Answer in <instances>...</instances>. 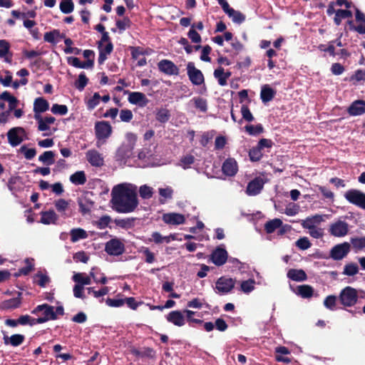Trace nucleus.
<instances>
[{"label":"nucleus","instance_id":"obj_1","mask_svg":"<svg viewBox=\"0 0 365 365\" xmlns=\"http://www.w3.org/2000/svg\"><path fill=\"white\" fill-rule=\"evenodd\" d=\"M111 196L110 201L117 212H131L138 205L135 190L127 184H120L115 186L111 191Z\"/></svg>","mask_w":365,"mask_h":365},{"label":"nucleus","instance_id":"obj_2","mask_svg":"<svg viewBox=\"0 0 365 365\" xmlns=\"http://www.w3.org/2000/svg\"><path fill=\"white\" fill-rule=\"evenodd\" d=\"M137 137L132 133L126 134V142L123 143L117 150L116 158L119 160L130 158L133 155Z\"/></svg>","mask_w":365,"mask_h":365},{"label":"nucleus","instance_id":"obj_3","mask_svg":"<svg viewBox=\"0 0 365 365\" xmlns=\"http://www.w3.org/2000/svg\"><path fill=\"white\" fill-rule=\"evenodd\" d=\"M40 312H42L43 317L36 318L38 324H43L49 320H56L58 318L54 313L53 307L48 304H39L31 311V314L35 315H38Z\"/></svg>","mask_w":365,"mask_h":365},{"label":"nucleus","instance_id":"obj_4","mask_svg":"<svg viewBox=\"0 0 365 365\" xmlns=\"http://www.w3.org/2000/svg\"><path fill=\"white\" fill-rule=\"evenodd\" d=\"M358 298L357 290L349 286L342 289L339 295L340 303L343 306L348 307L354 306L358 302Z\"/></svg>","mask_w":365,"mask_h":365},{"label":"nucleus","instance_id":"obj_5","mask_svg":"<svg viewBox=\"0 0 365 365\" xmlns=\"http://www.w3.org/2000/svg\"><path fill=\"white\" fill-rule=\"evenodd\" d=\"M344 196L349 203L365 210V193L362 191L350 189L344 193Z\"/></svg>","mask_w":365,"mask_h":365},{"label":"nucleus","instance_id":"obj_6","mask_svg":"<svg viewBox=\"0 0 365 365\" xmlns=\"http://www.w3.org/2000/svg\"><path fill=\"white\" fill-rule=\"evenodd\" d=\"M236 279L225 276L220 277L215 282V292L219 294H227L235 288Z\"/></svg>","mask_w":365,"mask_h":365},{"label":"nucleus","instance_id":"obj_7","mask_svg":"<svg viewBox=\"0 0 365 365\" xmlns=\"http://www.w3.org/2000/svg\"><path fill=\"white\" fill-rule=\"evenodd\" d=\"M7 138L12 147L20 145L26 138V132L22 127H14L7 133Z\"/></svg>","mask_w":365,"mask_h":365},{"label":"nucleus","instance_id":"obj_8","mask_svg":"<svg viewBox=\"0 0 365 365\" xmlns=\"http://www.w3.org/2000/svg\"><path fill=\"white\" fill-rule=\"evenodd\" d=\"M351 245L349 242H343L334 246L329 252V256L334 260H341L349 253Z\"/></svg>","mask_w":365,"mask_h":365},{"label":"nucleus","instance_id":"obj_9","mask_svg":"<svg viewBox=\"0 0 365 365\" xmlns=\"http://www.w3.org/2000/svg\"><path fill=\"white\" fill-rule=\"evenodd\" d=\"M105 251L113 256H119L124 253L125 245L118 238H113L106 243Z\"/></svg>","mask_w":365,"mask_h":365},{"label":"nucleus","instance_id":"obj_10","mask_svg":"<svg viewBox=\"0 0 365 365\" xmlns=\"http://www.w3.org/2000/svg\"><path fill=\"white\" fill-rule=\"evenodd\" d=\"M94 129L98 140L107 139L112 133V127L110 123L106 120L97 121L95 123Z\"/></svg>","mask_w":365,"mask_h":365},{"label":"nucleus","instance_id":"obj_11","mask_svg":"<svg viewBox=\"0 0 365 365\" xmlns=\"http://www.w3.org/2000/svg\"><path fill=\"white\" fill-rule=\"evenodd\" d=\"M349 232V224L342 220H337L331 223L329 228V232L331 235L336 237H344Z\"/></svg>","mask_w":365,"mask_h":365},{"label":"nucleus","instance_id":"obj_12","mask_svg":"<svg viewBox=\"0 0 365 365\" xmlns=\"http://www.w3.org/2000/svg\"><path fill=\"white\" fill-rule=\"evenodd\" d=\"M187 76L191 83L200 86L204 83L205 78L202 71L195 68L193 62L187 64Z\"/></svg>","mask_w":365,"mask_h":365},{"label":"nucleus","instance_id":"obj_13","mask_svg":"<svg viewBox=\"0 0 365 365\" xmlns=\"http://www.w3.org/2000/svg\"><path fill=\"white\" fill-rule=\"evenodd\" d=\"M160 71L168 76H178L179 68L170 60L163 59L158 63Z\"/></svg>","mask_w":365,"mask_h":365},{"label":"nucleus","instance_id":"obj_14","mask_svg":"<svg viewBox=\"0 0 365 365\" xmlns=\"http://www.w3.org/2000/svg\"><path fill=\"white\" fill-rule=\"evenodd\" d=\"M228 253L225 248L217 247L210 255V260L216 266L225 264L227 260Z\"/></svg>","mask_w":365,"mask_h":365},{"label":"nucleus","instance_id":"obj_15","mask_svg":"<svg viewBox=\"0 0 365 365\" xmlns=\"http://www.w3.org/2000/svg\"><path fill=\"white\" fill-rule=\"evenodd\" d=\"M264 182L260 177L255 178L247 185L246 193L250 196H255L260 193L263 189Z\"/></svg>","mask_w":365,"mask_h":365},{"label":"nucleus","instance_id":"obj_16","mask_svg":"<svg viewBox=\"0 0 365 365\" xmlns=\"http://www.w3.org/2000/svg\"><path fill=\"white\" fill-rule=\"evenodd\" d=\"M222 171L226 176H235L238 171V164L236 160L233 158L226 159L222 163Z\"/></svg>","mask_w":365,"mask_h":365},{"label":"nucleus","instance_id":"obj_17","mask_svg":"<svg viewBox=\"0 0 365 365\" xmlns=\"http://www.w3.org/2000/svg\"><path fill=\"white\" fill-rule=\"evenodd\" d=\"M22 304V293L16 292V296L14 298L4 300L1 303V309L4 310H12L21 307Z\"/></svg>","mask_w":365,"mask_h":365},{"label":"nucleus","instance_id":"obj_18","mask_svg":"<svg viewBox=\"0 0 365 365\" xmlns=\"http://www.w3.org/2000/svg\"><path fill=\"white\" fill-rule=\"evenodd\" d=\"M125 93H129L128 101L133 105L144 107L149 101L145 95L140 92H129L128 91H125Z\"/></svg>","mask_w":365,"mask_h":365},{"label":"nucleus","instance_id":"obj_19","mask_svg":"<svg viewBox=\"0 0 365 365\" xmlns=\"http://www.w3.org/2000/svg\"><path fill=\"white\" fill-rule=\"evenodd\" d=\"M347 113L351 116L361 115L365 113V101L356 100L347 108Z\"/></svg>","mask_w":365,"mask_h":365},{"label":"nucleus","instance_id":"obj_20","mask_svg":"<svg viewBox=\"0 0 365 365\" xmlns=\"http://www.w3.org/2000/svg\"><path fill=\"white\" fill-rule=\"evenodd\" d=\"M163 220L168 225H178L184 224L185 217L183 215L175 212H170L164 214L163 215Z\"/></svg>","mask_w":365,"mask_h":365},{"label":"nucleus","instance_id":"obj_21","mask_svg":"<svg viewBox=\"0 0 365 365\" xmlns=\"http://www.w3.org/2000/svg\"><path fill=\"white\" fill-rule=\"evenodd\" d=\"M98 48L99 50L98 62L100 65H102L108 58V56L112 53L113 50V44L112 42H109L103 46L101 43H98Z\"/></svg>","mask_w":365,"mask_h":365},{"label":"nucleus","instance_id":"obj_22","mask_svg":"<svg viewBox=\"0 0 365 365\" xmlns=\"http://www.w3.org/2000/svg\"><path fill=\"white\" fill-rule=\"evenodd\" d=\"M86 159L89 163L94 167H101L104 160L101 155L96 150H90L86 154Z\"/></svg>","mask_w":365,"mask_h":365},{"label":"nucleus","instance_id":"obj_23","mask_svg":"<svg viewBox=\"0 0 365 365\" xmlns=\"http://www.w3.org/2000/svg\"><path fill=\"white\" fill-rule=\"evenodd\" d=\"M166 319L168 322L178 327H182L185 324V318L182 312L179 310L171 311L167 316Z\"/></svg>","mask_w":365,"mask_h":365},{"label":"nucleus","instance_id":"obj_24","mask_svg":"<svg viewBox=\"0 0 365 365\" xmlns=\"http://www.w3.org/2000/svg\"><path fill=\"white\" fill-rule=\"evenodd\" d=\"M0 100L6 101L9 103L8 111H13L19 105V101L14 96L7 91L0 94Z\"/></svg>","mask_w":365,"mask_h":365},{"label":"nucleus","instance_id":"obj_25","mask_svg":"<svg viewBox=\"0 0 365 365\" xmlns=\"http://www.w3.org/2000/svg\"><path fill=\"white\" fill-rule=\"evenodd\" d=\"M276 95V91L269 85H264L261 88L260 98L264 103L271 101Z\"/></svg>","mask_w":365,"mask_h":365},{"label":"nucleus","instance_id":"obj_26","mask_svg":"<svg viewBox=\"0 0 365 365\" xmlns=\"http://www.w3.org/2000/svg\"><path fill=\"white\" fill-rule=\"evenodd\" d=\"M78 204L79 206L80 212H81L83 215H86L91 212V209L93 207L94 202L85 196L78 198Z\"/></svg>","mask_w":365,"mask_h":365},{"label":"nucleus","instance_id":"obj_27","mask_svg":"<svg viewBox=\"0 0 365 365\" xmlns=\"http://www.w3.org/2000/svg\"><path fill=\"white\" fill-rule=\"evenodd\" d=\"M41 215L40 222L44 225L56 224L58 220V216L53 210L42 211Z\"/></svg>","mask_w":365,"mask_h":365},{"label":"nucleus","instance_id":"obj_28","mask_svg":"<svg viewBox=\"0 0 365 365\" xmlns=\"http://www.w3.org/2000/svg\"><path fill=\"white\" fill-rule=\"evenodd\" d=\"M3 339L6 345L11 344L12 346H18L24 341L25 336L23 334H15L11 336L4 335Z\"/></svg>","mask_w":365,"mask_h":365},{"label":"nucleus","instance_id":"obj_29","mask_svg":"<svg viewBox=\"0 0 365 365\" xmlns=\"http://www.w3.org/2000/svg\"><path fill=\"white\" fill-rule=\"evenodd\" d=\"M287 277L295 282H303L307 279V275L303 269H290Z\"/></svg>","mask_w":365,"mask_h":365},{"label":"nucleus","instance_id":"obj_30","mask_svg":"<svg viewBox=\"0 0 365 365\" xmlns=\"http://www.w3.org/2000/svg\"><path fill=\"white\" fill-rule=\"evenodd\" d=\"M49 108L48 102L43 98L39 97L35 99L34 103V111L35 114L46 111Z\"/></svg>","mask_w":365,"mask_h":365},{"label":"nucleus","instance_id":"obj_31","mask_svg":"<svg viewBox=\"0 0 365 365\" xmlns=\"http://www.w3.org/2000/svg\"><path fill=\"white\" fill-rule=\"evenodd\" d=\"M352 16V12L348 9L345 10L338 9L336 11V15L334 18V22L336 26H339L342 19L351 18Z\"/></svg>","mask_w":365,"mask_h":365},{"label":"nucleus","instance_id":"obj_32","mask_svg":"<svg viewBox=\"0 0 365 365\" xmlns=\"http://www.w3.org/2000/svg\"><path fill=\"white\" fill-rule=\"evenodd\" d=\"M282 225V221L279 218L267 221L264 224V230L267 233H273L277 229L280 228Z\"/></svg>","mask_w":365,"mask_h":365},{"label":"nucleus","instance_id":"obj_33","mask_svg":"<svg viewBox=\"0 0 365 365\" xmlns=\"http://www.w3.org/2000/svg\"><path fill=\"white\" fill-rule=\"evenodd\" d=\"M33 259H30L29 258H26L24 260V262L26 265L24 267L20 268L18 272L14 274V276L18 277L21 275H28L34 269V264L33 263Z\"/></svg>","mask_w":365,"mask_h":365},{"label":"nucleus","instance_id":"obj_34","mask_svg":"<svg viewBox=\"0 0 365 365\" xmlns=\"http://www.w3.org/2000/svg\"><path fill=\"white\" fill-rule=\"evenodd\" d=\"M314 289L308 284H302L297 287V294L302 298H310L313 296Z\"/></svg>","mask_w":365,"mask_h":365},{"label":"nucleus","instance_id":"obj_35","mask_svg":"<svg viewBox=\"0 0 365 365\" xmlns=\"http://www.w3.org/2000/svg\"><path fill=\"white\" fill-rule=\"evenodd\" d=\"M38 160L46 165H51L55 163V153L52 150L43 152L38 157Z\"/></svg>","mask_w":365,"mask_h":365},{"label":"nucleus","instance_id":"obj_36","mask_svg":"<svg viewBox=\"0 0 365 365\" xmlns=\"http://www.w3.org/2000/svg\"><path fill=\"white\" fill-rule=\"evenodd\" d=\"M230 18H232L234 23L240 24L245 20V16L239 11L230 8L226 13Z\"/></svg>","mask_w":365,"mask_h":365},{"label":"nucleus","instance_id":"obj_37","mask_svg":"<svg viewBox=\"0 0 365 365\" xmlns=\"http://www.w3.org/2000/svg\"><path fill=\"white\" fill-rule=\"evenodd\" d=\"M70 181L76 185H84L86 182V176L84 171H77L70 176Z\"/></svg>","mask_w":365,"mask_h":365},{"label":"nucleus","instance_id":"obj_38","mask_svg":"<svg viewBox=\"0 0 365 365\" xmlns=\"http://www.w3.org/2000/svg\"><path fill=\"white\" fill-rule=\"evenodd\" d=\"M170 118V110L167 108H159L155 111V119L161 123H165L169 120Z\"/></svg>","mask_w":365,"mask_h":365},{"label":"nucleus","instance_id":"obj_39","mask_svg":"<svg viewBox=\"0 0 365 365\" xmlns=\"http://www.w3.org/2000/svg\"><path fill=\"white\" fill-rule=\"evenodd\" d=\"M71 240L76 242L80 240L86 239L88 237L87 232L81 228H74L70 232Z\"/></svg>","mask_w":365,"mask_h":365},{"label":"nucleus","instance_id":"obj_40","mask_svg":"<svg viewBox=\"0 0 365 365\" xmlns=\"http://www.w3.org/2000/svg\"><path fill=\"white\" fill-rule=\"evenodd\" d=\"M246 132L250 135H257L264 132V128L262 124L259 123L256 125H247L245 127Z\"/></svg>","mask_w":365,"mask_h":365},{"label":"nucleus","instance_id":"obj_41","mask_svg":"<svg viewBox=\"0 0 365 365\" xmlns=\"http://www.w3.org/2000/svg\"><path fill=\"white\" fill-rule=\"evenodd\" d=\"M72 279L75 282L78 283L77 284L83 287L91 283V277L85 276L83 273H76L73 276Z\"/></svg>","mask_w":365,"mask_h":365},{"label":"nucleus","instance_id":"obj_42","mask_svg":"<svg viewBox=\"0 0 365 365\" xmlns=\"http://www.w3.org/2000/svg\"><path fill=\"white\" fill-rule=\"evenodd\" d=\"M59 8L62 13L71 14L74 9V4L72 0H62L60 2Z\"/></svg>","mask_w":365,"mask_h":365},{"label":"nucleus","instance_id":"obj_43","mask_svg":"<svg viewBox=\"0 0 365 365\" xmlns=\"http://www.w3.org/2000/svg\"><path fill=\"white\" fill-rule=\"evenodd\" d=\"M196 109L202 113H206L207 110V101L206 99L201 97H195L192 98Z\"/></svg>","mask_w":365,"mask_h":365},{"label":"nucleus","instance_id":"obj_44","mask_svg":"<svg viewBox=\"0 0 365 365\" xmlns=\"http://www.w3.org/2000/svg\"><path fill=\"white\" fill-rule=\"evenodd\" d=\"M359 272V267L354 262H350L345 264L344 267L343 274L346 276H354Z\"/></svg>","mask_w":365,"mask_h":365},{"label":"nucleus","instance_id":"obj_45","mask_svg":"<svg viewBox=\"0 0 365 365\" xmlns=\"http://www.w3.org/2000/svg\"><path fill=\"white\" fill-rule=\"evenodd\" d=\"M134 218L115 219V224L123 229L131 228L134 226Z\"/></svg>","mask_w":365,"mask_h":365},{"label":"nucleus","instance_id":"obj_46","mask_svg":"<svg viewBox=\"0 0 365 365\" xmlns=\"http://www.w3.org/2000/svg\"><path fill=\"white\" fill-rule=\"evenodd\" d=\"M263 154L262 150L259 149L257 145L252 148L249 151V157L252 162H257L261 160Z\"/></svg>","mask_w":365,"mask_h":365},{"label":"nucleus","instance_id":"obj_47","mask_svg":"<svg viewBox=\"0 0 365 365\" xmlns=\"http://www.w3.org/2000/svg\"><path fill=\"white\" fill-rule=\"evenodd\" d=\"M60 36V31L58 29H53L51 31L46 32L44 34L43 39L45 41L56 44L57 43L56 38Z\"/></svg>","mask_w":365,"mask_h":365},{"label":"nucleus","instance_id":"obj_48","mask_svg":"<svg viewBox=\"0 0 365 365\" xmlns=\"http://www.w3.org/2000/svg\"><path fill=\"white\" fill-rule=\"evenodd\" d=\"M100 94L98 93H95L93 96L86 102L87 109L88 110H93L100 103Z\"/></svg>","mask_w":365,"mask_h":365},{"label":"nucleus","instance_id":"obj_49","mask_svg":"<svg viewBox=\"0 0 365 365\" xmlns=\"http://www.w3.org/2000/svg\"><path fill=\"white\" fill-rule=\"evenodd\" d=\"M255 281L253 279H249L242 281L240 284V289L244 293L248 294L255 289Z\"/></svg>","mask_w":365,"mask_h":365},{"label":"nucleus","instance_id":"obj_50","mask_svg":"<svg viewBox=\"0 0 365 365\" xmlns=\"http://www.w3.org/2000/svg\"><path fill=\"white\" fill-rule=\"evenodd\" d=\"M88 83V78L86 74L82 72L79 74L78 80L75 82V87L80 91H82Z\"/></svg>","mask_w":365,"mask_h":365},{"label":"nucleus","instance_id":"obj_51","mask_svg":"<svg viewBox=\"0 0 365 365\" xmlns=\"http://www.w3.org/2000/svg\"><path fill=\"white\" fill-rule=\"evenodd\" d=\"M18 322L20 325H29V326H34L37 324L36 318H33L31 316L26 314V315H21L18 318Z\"/></svg>","mask_w":365,"mask_h":365},{"label":"nucleus","instance_id":"obj_52","mask_svg":"<svg viewBox=\"0 0 365 365\" xmlns=\"http://www.w3.org/2000/svg\"><path fill=\"white\" fill-rule=\"evenodd\" d=\"M187 36L192 43H200L202 41V38L200 35L195 30V24L191 25V28L187 33Z\"/></svg>","mask_w":365,"mask_h":365},{"label":"nucleus","instance_id":"obj_53","mask_svg":"<svg viewBox=\"0 0 365 365\" xmlns=\"http://www.w3.org/2000/svg\"><path fill=\"white\" fill-rule=\"evenodd\" d=\"M241 114L242 118L240 120V123L242 122V119L247 122H252L255 120V118L251 113L249 107L247 105H242L241 107Z\"/></svg>","mask_w":365,"mask_h":365},{"label":"nucleus","instance_id":"obj_54","mask_svg":"<svg viewBox=\"0 0 365 365\" xmlns=\"http://www.w3.org/2000/svg\"><path fill=\"white\" fill-rule=\"evenodd\" d=\"M19 152L24 154L25 158L27 160L33 159L36 155V150L35 148H28L26 145L20 148Z\"/></svg>","mask_w":365,"mask_h":365},{"label":"nucleus","instance_id":"obj_55","mask_svg":"<svg viewBox=\"0 0 365 365\" xmlns=\"http://www.w3.org/2000/svg\"><path fill=\"white\" fill-rule=\"evenodd\" d=\"M214 76L217 79L218 83L224 86L227 85V81L225 80V70L222 67L220 66L214 71Z\"/></svg>","mask_w":365,"mask_h":365},{"label":"nucleus","instance_id":"obj_56","mask_svg":"<svg viewBox=\"0 0 365 365\" xmlns=\"http://www.w3.org/2000/svg\"><path fill=\"white\" fill-rule=\"evenodd\" d=\"M350 242L356 251L365 248V237H352Z\"/></svg>","mask_w":365,"mask_h":365},{"label":"nucleus","instance_id":"obj_57","mask_svg":"<svg viewBox=\"0 0 365 365\" xmlns=\"http://www.w3.org/2000/svg\"><path fill=\"white\" fill-rule=\"evenodd\" d=\"M295 245L299 250H306L312 246V243L307 237H300L296 241Z\"/></svg>","mask_w":365,"mask_h":365},{"label":"nucleus","instance_id":"obj_58","mask_svg":"<svg viewBox=\"0 0 365 365\" xmlns=\"http://www.w3.org/2000/svg\"><path fill=\"white\" fill-rule=\"evenodd\" d=\"M116 26L120 31H123L126 29H129L131 26V21L128 17H124L123 19L116 21Z\"/></svg>","mask_w":365,"mask_h":365},{"label":"nucleus","instance_id":"obj_59","mask_svg":"<svg viewBox=\"0 0 365 365\" xmlns=\"http://www.w3.org/2000/svg\"><path fill=\"white\" fill-rule=\"evenodd\" d=\"M140 196L143 199H149L153 196V188L146 185H142L139 189Z\"/></svg>","mask_w":365,"mask_h":365},{"label":"nucleus","instance_id":"obj_60","mask_svg":"<svg viewBox=\"0 0 365 365\" xmlns=\"http://www.w3.org/2000/svg\"><path fill=\"white\" fill-rule=\"evenodd\" d=\"M51 110L53 114L64 115L68 113V107L66 105L55 103L52 106Z\"/></svg>","mask_w":365,"mask_h":365},{"label":"nucleus","instance_id":"obj_61","mask_svg":"<svg viewBox=\"0 0 365 365\" xmlns=\"http://www.w3.org/2000/svg\"><path fill=\"white\" fill-rule=\"evenodd\" d=\"M336 302V297L334 295H329L324 300V305L330 310H334Z\"/></svg>","mask_w":365,"mask_h":365},{"label":"nucleus","instance_id":"obj_62","mask_svg":"<svg viewBox=\"0 0 365 365\" xmlns=\"http://www.w3.org/2000/svg\"><path fill=\"white\" fill-rule=\"evenodd\" d=\"M35 278H38V280L36 282L37 284L41 287H45L46 284L50 282V278L46 274H43L38 272L36 274Z\"/></svg>","mask_w":365,"mask_h":365},{"label":"nucleus","instance_id":"obj_63","mask_svg":"<svg viewBox=\"0 0 365 365\" xmlns=\"http://www.w3.org/2000/svg\"><path fill=\"white\" fill-rule=\"evenodd\" d=\"M133 118V113L129 109H122L120 112V119L123 122L128 123Z\"/></svg>","mask_w":365,"mask_h":365},{"label":"nucleus","instance_id":"obj_64","mask_svg":"<svg viewBox=\"0 0 365 365\" xmlns=\"http://www.w3.org/2000/svg\"><path fill=\"white\" fill-rule=\"evenodd\" d=\"M194 162L195 157L192 155H187L185 156H183L180 160V163L184 169L190 168V165L194 163Z\"/></svg>","mask_w":365,"mask_h":365}]
</instances>
